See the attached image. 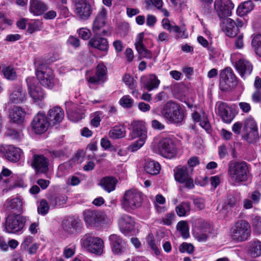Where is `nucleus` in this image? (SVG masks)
Segmentation results:
<instances>
[{
  "mask_svg": "<svg viewBox=\"0 0 261 261\" xmlns=\"http://www.w3.org/2000/svg\"><path fill=\"white\" fill-rule=\"evenodd\" d=\"M152 112L158 114L170 123L179 124L185 119L184 113L180 106L171 100L166 102L160 108L152 110Z\"/></svg>",
  "mask_w": 261,
  "mask_h": 261,
  "instance_id": "nucleus-1",
  "label": "nucleus"
},
{
  "mask_svg": "<svg viewBox=\"0 0 261 261\" xmlns=\"http://www.w3.org/2000/svg\"><path fill=\"white\" fill-rule=\"evenodd\" d=\"M142 201V193L136 189H133L126 190L120 200L122 207L127 212L140 207Z\"/></svg>",
  "mask_w": 261,
  "mask_h": 261,
  "instance_id": "nucleus-2",
  "label": "nucleus"
},
{
  "mask_svg": "<svg viewBox=\"0 0 261 261\" xmlns=\"http://www.w3.org/2000/svg\"><path fill=\"white\" fill-rule=\"evenodd\" d=\"M27 220L25 216L8 214L2 223L3 230L8 233H17L22 230Z\"/></svg>",
  "mask_w": 261,
  "mask_h": 261,
  "instance_id": "nucleus-3",
  "label": "nucleus"
},
{
  "mask_svg": "<svg viewBox=\"0 0 261 261\" xmlns=\"http://www.w3.org/2000/svg\"><path fill=\"white\" fill-rule=\"evenodd\" d=\"M250 224L245 220H240L235 223L230 231V236L234 240L243 242L247 240L251 236Z\"/></svg>",
  "mask_w": 261,
  "mask_h": 261,
  "instance_id": "nucleus-4",
  "label": "nucleus"
},
{
  "mask_svg": "<svg viewBox=\"0 0 261 261\" xmlns=\"http://www.w3.org/2000/svg\"><path fill=\"white\" fill-rule=\"evenodd\" d=\"M36 74L40 84L44 87L51 89L55 87L57 81L52 69L47 65H39L37 68Z\"/></svg>",
  "mask_w": 261,
  "mask_h": 261,
  "instance_id": "nucleus-5",
  "label": "nucleus"
},
{
  "mask_svg": "<svg viewBox=\"0 0 261 261\" xmlns=\"http://www.w3.org/2000/svg\"><path fill=\"white\" fill-rule=\"evenodd\" d=\"M249 168L246 163H235L229 167V175L232 181L241 182L247 180Z\"/></svg>",
  "mask_w": 261,
  "mask_h": 261,
  "instance_id": "nucleus-6",
  "label": "nucleus"
},
{
  "mask_svg": "<svg viewBox=\"0 0 261 261\" xmlns=\"http://www.w3.org/2000/svg\"><path fill=\"white\" fill-rule=\"evenodd\" d=\"M216 114L220 117L223 122L230 123L234 118L237 112L235 107L223 101H218L215 106Z\"/></svg>",
  "mask_w": 261,
  "mask_h": 261,
  "instance_id": "nucleus-7",
  "label": "nucleus"
},
{
  "mask_svg": "<svg viewBox=\"0 0 261 261\" xmlns=\"http://www.w3.org/2000/svg\"><path fill=\"white\" fill-rule=\"evenodd\" d=\"M81 245L92 253L97 254L102 253L103 242L99 238L86 234L81 239Z\"/></svg>",
  "mask_w": 261,
  "mask_h": 261,
  "instance_id": "nucleus-8",
  "label": "nucleus"
},
{
  "mask_svg": "<svg viewBox=\"0 0 261 261\" xmlns=\"http://www.w3.org/2000/svg\"><path fill=\"white\" fill-rule=\"evenodd\" d=\"M192 169H189L187 167L179 166L174 170V178L176 181L185 185V187L188 189H193L194 187L193 179L190 174Z\"/></svg>",
  "mask_w": 261,
  "mask_h": 261,
  "instance_id": "nucleus-9",
  "label": "nucleus"
},
{
  "mask_svg": "<svg viewBox=\"0 0 261 261\" xmlns=\"http://www.w3.org/2000/svg\"><path fill=\"white\" fill-rule=\"evenodd\" d=\"M220 88L226 91L234 88L237 85L236 77L230 67H227L220 74Z\"/></svg>",
  "mask_w": 261,
  "mask_h": 261,
  "instance_id": "nucleus-10",
  "label": "nucleus"
},
{
  "mask_svg": "<svg viewBox=\"0 0 261 261\" xmlns=\"http://www.w3.org/2000/svg\"><path fill=\"white\" fill-rule=\"evenodd\" d=\"M214 8L217 16L222 20L231 16L234 5L230 0H215Z\"/></svg>",
  "mask_w": 261,
  "mask_h": 261,
  "instance_id": "nucleus-11",
  "label": "nucleus"
},
{
  "mask_svg": "<svg viewBox=\"0 0 261 261\" xmlns=\"http://www.w3.org/2000/svg\"><path fill=\"white\" fill-rule=\"evenodd\" d=\"M159 153L163 156L172 159L175 156L177 149L173 141L170 138H164L158 145Z\"/></svg>",
  "mask_w": 261,
  "mask_h": 261,
  "instance_id": "nucleus-12",
  "label": "nucleus"
},
{
  "mask_svg": "<svg viewBox=\"0 0 261 261\" xmlns=\"http://www.w3.org/2000/svg\"><path fill=\"white\" fill-rule=\"evenodd\" d=\"M34 77H29L26 79L29 94L34 103L42 102L45 98L46 94L43 89L39 86L36 85Z\"/></svg>",
  "mask_w": 261,
  "mask_h": 261,
  "instance_id": "nucleus-13",
  "label": "nucleus"
},
{
  "mask_svg": "<svg viewBox=\"0 0 261 261\" xmlns=\"http://www.w3.org/2000/svg\"><path fill=\"white\" fill-rule=\"evenodd\" d=\"M31 125L36 134H42L47 130L50 124L45 114L43 112H39L34 117Z\"/></svg>",
  "mask_w": 261,
  "mask_h": 261,
  "instance_id": "nucleus-14",
  "label": "nucleus"
},
{
  "mask_svg": "<svg viewBox=\"0 0 261 261\" xmlns=\"http://www.w3.org/2000/svg\"><path fill=\"white\" fill-rule=\"evenodd\" d=\"M83 216L88 226H95L101 223L105 219V216L101 212L90 209L83 211Z\"/></svg>",
  "mask_w": 261,
  "mask_h": 261,
  "instance_id": "nucleus-15",
  "label": "nucleus"
},
{
  "mask_svg": "<svg viewBox=\"0 0 261 261\" xmlns=\"http://www.w3.org/2000/svg\"><path fill=\"white\" fill-rule=\"evenodd\" d=\"M74 7L75 13L80 19H88L92 13V8L87 0H78Z\"/></svg>",
  "mask_w": 261,
  "mask_h": 261,
  "instance_id": "nucleus-16",
  "label": "nucleus"
},
{
  "mask_svg": "<svg viewBox=\"0 0 261 261\" xmlns=\"http://www.w3.org/2000/svg\"><path fill=\"white\" fill-rule=\"evenodd\" d=\"M106 15L107 11L104 8H102L93 21L92 30L97 36L109 35V33L107 31L103 30L101 32H100V30L105 25Z\"/></svg>",
  "mask_w": 261,
  "mask_h": 261,
  "instance_id": "nucleus-17",
  "label": "nucleus"
},
{
  "mask_svg": "<svg viewBox=\"0 0 261 261\" xmlns=\"http://www.w3.org/2000/svg\"><path fill=\"white\" fill-rule=\"evenodd\" d=\"M112 252L116 255H122L126 250L127 245L125 241L119 236L113 234L109 236Z\"/></svg>",
  "mask_w": 261,
  "mask_h": 261,
  "instance_id": "nucleus-18",
  "label": "nucleus"
},
{
  "mask_svg": "<svg viewBox=\"0 0 261 261\" xmlns=\"http://www.w3.org/2000/svg\"><path fill=\"white\" fill-rule=\"evenodd\" d=\"M62 227L66 233L73 234L80 231L83 225L80 219L71 218L64 219L62 222Z\"/></svg>",
  "mask_w": 261,
  "mask_h": 261,
  "instance_id": "nucleus-19",
  "label": "nucleus"
},
{
  "mask_svg": "<svg viewBox=\"0 0 261 261\" xmlns=\"http://www.w3.org/2000/svg\"><path fill=\"white\" fill-rule=\"evenodd\" d=\"M130 136L132 139L139 138H147V130L145 123L143 121H134L130 124Z\"/></svg>",
  "mask_w": 261,
  "mask_h": 261,
  "instance_id": "nucleus-20",
  "label": "nucleus"
},
{
  "mask_svg": "<svg viewBox=\"0 0 261 261\" xmlns=\"http://www.w3.org/2000/svg\"><path fill=\"white\" fill-rule=\"evenodd\" d=\"M118 224L120 231L122 233H127L134 229L135 221L131 216L123 214L119 218Z\"/></svg>",
  "mask_w": 261,
  "mask_h": 261,
  "instance_id": "nucleus-21",
  "label": "nucleus"
},
{
  "mask_svg": "<svg viewBox=\"0 0 261 261\" xmlns=\"http://www.w3.org/2000/svg\"><path fill=\"white\" fill-rule=\"evenodd\" d=\"M32 166L37 172L44 173L48 170V160L43 155L35 154Z\"/></svg>",
  "mask_w": 261,
  "mask_h": 261,
  "instance_id": "nucleus-22",
  "label": "nucleus"
},
{
  "mask_svg": "<svg viewBox=\"0 0 261 261\" xmlns=\"http://www.w3.org/2000/svg\"><path fill=\"white\" fill-rule=\"evenodd\" d=\"M144 36L143 32L138 34L135 43V47L141 58L150 59L152 57V54L151 51L145 47L143 44Z\"/></svg>",
  "mask_w": 261,
  "mask_h": 261,
  "instance_id": "nucleus-23",
  "label": "nucleus"
},
{
  "mask_svg": "<svg viewBox=\"0 0 261 261\" xmlns=\"http://www.w3.org/2000/svg\"><path fill=\"white\" fill-rule=\"evenodd\" d=\"M107 71L106 66L103 64H99L97 66L95 74L88 79L89 83L97 85L100 83H104L106 80Z\"/></svg>",
  "mask_w": 261,
  "mask_h": 261,
  "instance_id": "nucleus-24",
  "label": "nucleus"
},
{
  "mask_svg": "<svg viewBox=\"0 0 261 261\" xmlns=\"http://www.w3.org/2000/svg\"><path fill=\"white\" fill-rule=\"evenodd\" d=\"M64 117L63 110L59 107H55L49 110L47 119L50 125H55L60 123Z\"/></svg>",
  "mask_w": 261,
  "mask_h": 261,
  "instance_id": "nucleus-25",
  "label": "nucleus"
},
{
  "mask_svg": "<svg viewBox=\"0 0 261 261\" xmlns=\"http://www.w3.org/2000/svg\"><path fill=\"white\" fill-rule=\"evenodd\" d=\"M220 25L223 31L227 36L233 37L237 35L238 29L236 22L232 19L228 17L222 20Z\"/></svg>",
  "mask_w": 261,
  "mask_h": 261,
  "instance_id": "nucleus-26",
  "label": "nucleus"
},
{
  "mask_svg": "<svg viewBox=\"0 0 261 261\" xmlns=\"http://www.w3.org/2000/svg\"><path fill=\"white\" fill-rule=\"evenodd\" d=\"M235 67L241 76L244 79L251 73L253 69L251 63L244 59H241L236 62Z\"/></svg>",
  "mask_w": 261,
  "mask_h": 261,
  "instance_id": "nucleus-27",
  "label": "nucleus"
},
{
  "mask_svg": "<svg viewBox=\"0 0 261 261\" xmlns=\"http://www.w3.org/2000/svg\"><path fill=\"white\" fill-rule=\"evenodd\" d=\"M6 212L8 214L19 215L22 212V203L18 198L7 201Z\"/></svg>",
  "mask_w": 261,
  "mask_h": 261,
  "instance_id": "nucleus-28",
  "label": "nucleus"
},
{
  "mask_svg": "<svg viewBox=\"0 0 261 261\" xmlns=\"http://www.w3.org/2000/svg\"><path fill=\"white\" fill-rule=\"evenodd\" d=\"M27 112L20 107H14L10 110L9 117L11 120L17 124H21L24 120Z\"/></svg>",
  "mask_w": 261,
  "mask_h": 261,
  "instance_id": "nucleus-29",
  "label": "nucleus"
},
{
  "mask_svg": "<svg viewBox=\"0 0 261 261\" xmlns=\"http://www.w3.org/2000/svg\"><path fill=\"white\" fill-rule=\"evenodd\" d=\"M247 254L252 257L261 255V241L253 239L247 243L246 247Z\"/></svg>",
  "mask_w": 261,
  "mask_h": 261,
  "instance_id": "nucleus-30",
  "label": "nucleus"
},
{
  "mask_svg": "<svg viewBox=\"0 0 261 261\" xmlns=\"http://www.w3.org/2000/svg\"><path fill=\"white\" fill-rule=\"evenodd\" d=\"M26 93L21 86L14 88L10 94V101L14 103H20L24 102L26 99Z\"/></svg>",
  "mask_w": 261,
  "mask_h": 261,
  "instance_id": "nucleus-31",
  "label": "nucleus"
},
{
  "mask_svg": "<svg viewBox=\"0 0 261 261\" xmlns=\"http://www.w3.org/2000/svg\"><path fill=\"white\" fill-rule=\"evenodd\" d=\"M143 87L148 91L158 88L160 81L158 77L153 74H150L147 76H143L141 78Z\"/></svg>",
  "mask_w": 261,
  "mask_h": 261,
  "instance_id": "nucleus-32",
  "label": "nucleus"
},
{
  "mask_svg": "<svg viewBox=\"0 0 261 261\" xmlns=\"http://www.w3.org/2000/svg\"><path fill=\"white\" fill-rule=\"evenodd\" d=\"M88 43L91 46L102 51H107L109 47L107 39L98 36L92 38Z\"/></svg>",
  "mask_w": 261,
  "mask_h": 261,
  "instance_id": "nucleus-33",
  "label": "nucleus"
},
{
  "mask_svg": "<svg viewBox=\"0 0 261 261\" xmlns=\"http://www.w3.org/2000/svg\"><path fill=\"white\" fill-rule=\"evenodd\" d=\"M47 9V6L40 0H31L30 11L35 15H40Z\"/></svg>",
  "mask_w": 261,
  "mask_h": 261,
  "instance_id": "nucleus-34",
  "label": "nucleus"
},
{
  "mask_svg": "<svg viewBox=\"0 0 261 261\" xmlns=\"http://www.w3.org/2000/svg\"><path fill=\"white\" fill-rule=\"evenodd\" d=\"M21 153V150L20 148L10 145L6 149L5 155L8 160L16 162L20 160Z\"/></svg>",
  "mask_w": 261,
  "mask_h": 261,
  "instance_id": "nucleus-35",
  "label": "nucleus"
},
{
  "mask_svg": "<svg viewBox=\"0 0 261 261\" xmlns=\"http://www.w3.org/2000/svg\"><path fill=\"white\" fill-rule=\"evenodd\" d=\"M144 170L148 174L155 175L159 173L161 166L158 162L153 160H147L145 162Z\"/></svg>",
  "mask_w": 261,
  "mask_h": 261,
  "instance_id": "nucleus-36",
  "label": "nucleus"
},
{
  "mask_svg": "<svg viewBox=\"0 0 261 261\" xmlns=\"http://www.w3.org/2000/svg\"><path fill=\"white\" fill-rule=\"evenodd\" d=\"M116 179L111 177H106L102 178L100 182L101 187L108 192H111L115 189Z\"/></svg>",
  "mask_w": 261,
  "mask_h": 261,
  "instance_id": "nucleus-37",
  "label": "nucleus"
},
{
  "mask_svg": "<svg viewBox=\"0 0 261 261\" xmlns=\"http://www.w3.org/2000/svg\"><path fill=\"white\" fill-rule=\"evenodd\" d=\"M125 128L123 126H115L109 132V136L112 139L122 138L125 136Z\"/></svg>",
  "mask_w": 261,
  "mask_h": 261,
  "instance_id": "nucleus-38",
  "label": "nucleus"
},
{
  "mask_svg": "<svg viewBox=\"0 0 261 261\" xmlns=\"http://www.w3.org/2000/svg\"><path fill=\"white\" fill-rule=\"evenodd\" d=\"M253 9V3L251 1H248L239 5L237 8V13L238 15L243 16L251 12Z\"/></svg>",
  "mask_w": 261,
  "mask_h": 261,
  "instance_id": "nucleus-39",
  "label": "nucleus"
},
{
  "mask_svg": "<svg viewBox=\"0 0 261 261\" xmlns=\"http://www.w3.org/2000/svg\"><path fill=\"white\" fill-rule=\"evenodd\" d=\"M192 118L195 121L199 122L201 126L203 128L207 133H211L212 129L211 124L206 118H203L201 119L200 115L196 112L192 114Z\"/></svg>",
  "mask_w": 261,
  "mask_h": 261,
  "instance_id": "nucleus-40",
  "label": "nucleus"
},
{
  "mask_svg": "<svg viewBox=\"0 0 261 261\" xmlns=\"http://www.w3.org/2000/svg\"><path fill=\"white\" fill-rule=\"evenodd\" d=\"M190 210V204L188 202H182L175 208L176 214L179 217L185 216L189 213Z\"/></svg>",
  "mask_w": 261,
  "mask_h": 261,
  "instance_id": "nucleus-41",
  "label": "nucleus"
},
{
  "mask_svg": "<svg viewBox=\"0 0 261 261\" xmlns=\"http://www.w3.org/2000/svg\"><path fill=\"white\" fill-rule=\"evenodd\" d=\"M243 137L248 143H253L258 138V129L243 132Z\"/></svg>",
  "mask_w": 261,
  "mask_h": 261,
  "instance_id": "nucleus-42",
  "label": "nucleus"
},
{
  "mask_svg": "<svg viewBox=\"0 0 261 261\" xmlns=\"http://www.w3.org/2000/svg\"><path fill=\"white\" fill-rule=\"evenodd\" d=\"M257 123L252 117L247 118L244 121L243 132L257 130Z\"/></svg>",
  "mask_w": 261,
  "mask_h": 261,
  "instance_id": "nucleus-43",
  "label": "nucleus"
},
{
  "mask_svg": "<svg viewBox=\"0 0 261 261\" xmlns=\"http://www.w3.org/2000/svg\"><path fill=\"white\" fill-rule=\"evenodd\" d=\"M176 227L184 238L187 239L189 237V226L187 222L180 221L177 223Z\"/></svg>",
  "mask_w": 261,
  "mask_h": 261,
  "instance_id": "nucleus-44",
  "label": "nucleus"
},
{
  "mask_svg": "<svg viewBox=\"0 0 261 261\" xmlns=\"http://www.w3.org/2000/svg\"><path fill=\"white\" fill-rule=\"evenodd\" d=\"M75 251L76 245L70 244L63 248L62 256L67 259L71 258L75 254Z\"/></svg>",
  "mask_w": 261,
  "mask_h": 261,
  "instance_id": "nucleus-45",
  "label": "nucleus"
},
{
  "mask_svg": "<svg viewBox=\"0 0 261 261\" xmlns=\"http://www.w3.org/2000/svg\"><path fill=\"white\" fill-rule=\"evenodd\" d=\"M2 71L4 76L8 80H14L17 76L16 72L12 66L4 67Z\"/></svg>",
  "mask_w": 261,
  "mask_h": 261,
  "instance_id": "nucleus-46",
  "label": "nucleus"
},
{
  "mask_svg": "<svg viewBox=\"0 0 261 261\" xmlns=\"http://www.w3.org/2000/svg\"><path fill=\"white\" fill-rule=\"evenodd\" d=\"M67 198V197L63 195H56L50 200V204L54 206H62L65 204Z\"/></svg>",
  "mask_w": 261,
  "mask_h": 261,
  "instance_id": "nucleus-47",
  "label": "nucleus"
},
{
  "mask_svg": "<svg viewBox=\"0 0 261 261\" xmlns=\"http://www.w3.org/2000/svg\"><path fill=\"white\" fill-rule=\"evenodd\" d=\"M252 45L255 48L256 54L261 57V35L258 34L254 37Z\"/></svg>",
  "mask_w": 261,
  "mask_h": 261,
  "instance_id": "nucleus-48",
  "label": "nucleus"
},
{
  "mask_svg": "<svg viewBox=\"0 0 261 261\" xmlns=\"http://www.w3.org/2000/svg\"><path fill=\"white\" fill-rule=\"evenodd\" d=\"M253 230L257 234L261 233V217L259 216H254L251 220Z\"/></svg>",
  "mask_w": 261,
  "mask_h": 261,
  "instance_id": "nucleus-49",
  "label": "nucleus"
},
{
  "mask_svg": "<svg viewBox=\"0 0 261 261\" xmlns=\"http://www.w3.org/2000/svg\"><path fill=\"white\" fill-rule=\"evenodd\" d=\"M146 138H139V139L137 140L128 147L129 150L132 151H136L140 149L145 143Z\"/></svg>",
  "mask_w": 261,
  "mask_h": 261,
  "instance_id": "nucleus-50",
  "label": "nucleus"
},
{
  "mask_svg": "<svg viewBox=\"0 0 261 261\" xmlns=\"http://www.w3.org/2000/svg\"><path fill=\"white\" fill-rule=\"evenodd\" d=\"M134 100L128 95L123 96L119 100L120 105L125 108H130L132 107Z\"/></svg>",
  "mask_w": 261,
  "mask_h": 261,
  "instance_id": "nucleus-51",
  "label": "nucleus"
},
{
  "mask_svg": "<svg viewBox=\"0 0 261 261\" xmlns=\"http://www.w3.org/2000/svg\"><path fill=\"white\" fill-rule=\"evenodd\" d=\"M49 209V206L47 201L45 199L41 200L38 206V213L42 215H45L48 212Z\"/></svg>",
  "mask_w": 261,
  "mask_h": 261,
  "instance_id": "nucleus-52",
  "label": "nucleus"
},
{
  "mask_svg": "<svg viewBox=\"0 0 261 261\" xmlns=\"http://www.w3.org/2000/svg\"><path fill=\"white\" fill-rule=\"evenodd\" d=\"M123 81L129 89H134L137 87L136 81L128 74H125L124 75Z\"/></svg>",
  "mask_w": 261,
  "mask_h": 261,
  "instance_id": "nucleus-53",
  "label": "nucleus"
},
{
  "mask_svg": "<svg viewBox=\"0 0 261 261\" xmlns=\"http://www.w3.org/2000/svg\"><path fill=\"white\" fill-rule=\"evenodd\" d=\"M171 32L176 33V37L180 38H187L188 37V34L185 29H182L178 26L175 25L171 30Z\"/></svg>",
  "mask_w": 261,
  "mask_h": 261,
  "instance_id": "nucleus-54",
  "label": "nucleus"
},
{
  "mask_svg": "<svg viewBox=\"0 0 261 261\" xmlns=\"http://www.w3.org/2000/svg\"><path fill=\"white\" fill-rule=\"evenodd\" d=\"M5 134L7 136L16 140L20 139L22 136L21 131H17L12 128H8Z\"/></svg>",
  "mask_w": 261,
  "mask_h": 261,
  "instance_id": "nucleus-55",
  "label": "nucleus"
},
{
  "mask_svg": "<svg viewBox=\"0 0 261 261\" xmlns=\"http://www.w3.org/2000/svg\"><path fill=\"white\" fill-rule=\"evenodd\" d=\"M198 230L211 233V224L205 220L201 221L197 227Z\"/></svg>",
  "mask_w": 261,
  "mask_h": 261,
  "instance_id": "nucleus-56",
  "label": "nucleus"
},
{
  "mask_svg": "<svg viewBox=\"0 0 261 261\" xmlns=\"http://www.w3.org/2000/svg\"><path fill=\"white\" fill-rule=\"evenodd\" d=\"M69 119L73 122H77L84 117V114L80 113L75 111H71L68 113Z\"/></svg>",
  "mask_w": 261,
  "mask_h": 261,
  "instance_id": "nucleus-57",
  "label": "nucleus"
},
{
  "mask_svg": "<svg viewBox=\"0 0 261 261\" xmlns=\"http://www.w3.org/2000/svg\"><path fill=\"white\" fill-rule=\"evenodd\" d=\"M179 251L181 253L186 252L189 254L192 253L194 251V246L191 244L183 243L179 246Z\"/></svg>",
  "mask_w": 261,
  "mask_h": 261,
  "instance_id": "nucleus-58",
  "label": "nucleus"
},
{
  "mask_svg": "<svg viewBox=\"0 0 261 261\" xmlns=\"http://www.w3.org/2000/svg\"><path fill=\"white\" fill-rule=\"evenodd\" d=\"M211 233L197 231L194 232L195 239L199 242H205L210 237Z\"/></svg>",
  "mask_w": 261,
  "mask_h": 261,
  "instance_id": "nucleus-59",
  "label": "nucleus"
},
{
  "mask_svg": "<svg viewBox=\"0 0 261 261\" xmlns=\"http://www.w3.org/2000/svg\"><path fill=\"white\" fill-rule=\"evenodd\" d=\"M238 203V201L236 198L232 195H228L227 199L224 202V208H228L234 207Z\"/></svg>",
  "mask_w": 261,
  "mask_h": 261,
  "instance_id": "nucleus-60",
  "label": "nucleus"
},
{
  "mask_svg": "<svg viewBox=\"0 0 261 261\" xmlns=\"http://www.w3.org/2000/svg\"><path fill=\"white\" fill-rule=\"evenodd\" d=\"M147 242L151 249L154 251L156 255L160 254V250L155 244L152 235H149L147 238Z\"/></svg>",
  "mask_w": 261,
  "mask_h": 261,
  "instance_id": "nucleus-61",
  "label": "nucleus"
},
{
  "mask_svg": "<svg viewBox=\"0 0 261 261\" xmlns=\"http://www.w3.org/2000/svg\"><path fill=\"white\" fill-rule=\"evenodd\" d=\"M175 217V216L174 213H168L162 219V222L164 225H170L174 221Z\"/></svg>",
  "mask_w": 261,
  "mask_h": 261,
  "instance_id": "nucleus-62",
  "label": "nucleus"
},
{
  "mask_svg": "<svg viewBox=\"0 0 261 261\" xmlns=\"http://www.w3.org/2000/svg\"><path fill=\"white\" fill-rule=\"evenodd\" d=\"M79 36L84 40H88L91 36V32L86 28H81L79 30Z\"/></svg>",
  "mask_w": 261,
  "mask_h": 261,
  "instance_id": "nucleus-63",
  "label": "nucleus"
},
{
  "mask_svg": "<svg viewBox=\"0 0 261 261\" xmlns=\"http://www.w3.org/2000/svg\"><path fill=\"white\" fill-rule=\"evenodd\" d=\"M251 99L253 102L260 103L261 102V91L256 90L254 91L251 96Z\"/></svg>",
  "mask_w": 261,
  "mask_h": 261,
  "instance_id": "nucleus-64",
  "label": "nucleus"
}]
</instances>
